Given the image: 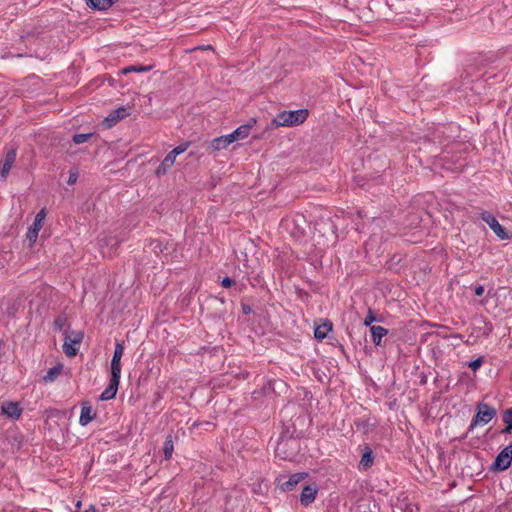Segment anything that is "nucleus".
I'll use <instances>...</instances> for the list:
<instances>
[{"label": "nucleus", "mask_w": 512, "mask_h": 512, "mask_svg": "<svg viewBox=\"0 0 512 512\" xmlns=\"http://www.w3.org/2000/svg\"><path fill=\"white\" fill-rule=\"evenodd\" d=\"M124 353V342L116 341L114 353L110 364V379L107 387L98 397V400L108 401L114 399L120 383L121 377V358Z\"/></svg>", "instance_id": "1"}, {"label": "nucleus", "mask_w": 512, "mask_h": 512, "mask_svg": "<svg viewBox=\"0 0 512 512\" xmlns=\"http://www.w3.org/2000/svg\"><path fill=\"white\" fill-rule=\"evenodd\" d=\"M255 123H256V120L252 119L250 122L239 126L232 133L214 138L210 142L207 149L212 150V151H220L222 149L227 148L228 145H230L231 143H233L236 140L245 139L246 137H248V135L251 131V128H252L253 124H255Z\"/></svg>", "instance_id": "2"}, {"label": "nucleus", "mask_w": 512, "mask_h": 512, "mask_svg": "<svg viewBox=\"0 0 512 512\" xmlns=\"http://www.w3.org/2000/svg\"><path fill=\"white\" fill-rule=\"evenodd\" d=\"M309 115L308 109L289 110L279 113L267 126L268 129H276L281 126L292 127L305 122Z\"/></svg>", "instance_id": "3"}, {"label": "nucleus", "mask_w": 512, "mask_h": 512, "mask_svg": "<svg viewBox=\"0 0 512 512\" xmlns=\"http://www.w3.org/2000/svg\"><path fill=\"white\" fill-rule=\"evenodd\" d=\"M496 409L491 405L485 402H479L476 405V413L473 416L471 423L469 425L468 431L461 437V439H465L468 436V433L473 431V429L479 425H485L489 423L496 416Z\"/></svg>", "instance_id": "4"}, {"label": "nucleus", "mask_w": 512, "mask_h": 512, "mask_svg": "<svg viewBox=\"0 0 512 512\" xmlns=\"http://www.w3.org/2000/svg\"><path fill=\"white\" fill-rule=\"evenodd\" d=\"M301 451L300 439L277 441L275 455L281 460L294 461Z\"/></svg>", "instance_id": "5"}, {"label": "nucleus", "mask_w": 512, "mask_h": 512, "mask_svg": "<svg viewBox=\"0 0 512 512\" xmlns=\"http://www.w3.org/2000/svg\"><path fill=\"white\" fill-rule=\"evenodd\" d=\"M512 463V443L506 446L495 457L494 462L490 466L492 472H502L507 470Z\"/></svg>", "instance_id": "6"}, {"label": "nucleus", "mask_w": 512, "mask_h": 512, "mask_svg": "<svg viewBox=\"0 0 512 512\" xmlns=\"http://www.w3.org/2000/svg\"><path fill=\"white\" fill-rule=\"evenodd\" d=\"M480 218L492 229V231L501 240L509 239V234L506 229L498 222L495 216L489 211H482Z\"/></svg>", "instance_id": "7"}, {"label": "nucleus", "mask_w": 512, "mask_h": 512, "mask_svg": "<svg viewBox=\"0 0 512 512\" xmlns=\"http://www.w3.org/2000/svg\"><path fill=\"white\" fill-rule=\"evenodd\" d=\"M82 339L83 334L81 332H72L70 335L65 337L63 352L67 357L76 356Z\"/></svg>", "instance_id": "8"}, {"label": "nucleus", "mask_w": 512, "mask_h": 512, "mask_svg": "<svg viewBox=\"0 0 512 512\" xmlns=\"http://www.w3.org/2000/svg\"><path fill=\"white\" fill-rule=\"evenodd\" d=\"M130 115V107L121 106L112 110L101 122L105 129L114 127L120 120Z\"/></svg>", "instance_id": "9"}, {"label": "nucleus", "mask_w": 512, "mask_h": 512, "mask_svg": "<svg viewBox=\"0 0 512 512\" xmlns=\"http://www.w3.org/2000/svg\"><path fill=\"white\" fill-rule=\"evenodd\" d=\"M308 476L307 473L305 472H300V473H295V474H292L288 480H285V477H280L277 479L278 483V487L284 491V492H289V491H292L295 489V487L302 481L304 480L306 477Z\"/></svg>", "instance_id": "10"}, {"label": "nucleus", "mask_w": 512, "mask_h": 512, "mask_svg": "<svg viewBox=\"0 0 512 512\" xmlns=\"http://www.w3.org/2000/svg\"><path fill=\"white\" fill-rule=\"evenodd\" d=\"M45 218L46 210L43 208L36 214L33 224L27 231L26 238L30 241V243H34L37 240L38 233L43 226Z\"/></svg>", "instance_id": "11"}, {"label": "nucleus", "mask_w": 512, "mask_h": 512, "mask_svg": "<svg viewBox=\"0 0 512 512\" xmlns=\"http://www.w3.org/2000/svg\"><path fill=\"white\" fill-rule=\"evenodd\" d=\"M318 492V487L315 484L305 485L300 494V502L303 506L307 507L314 502Z\"/></svg>", "instance_id": "12"}, {"label": "nucleus", "mask_w": 512, "mask_h": 512, "mask_svg": "<svg viewBox=\"0 0 512 512\" xmlns=\"http://www.w3.org/2000/svg\"><path fill=\"white\" fill-rule=\"evenodd\" d=\"M374 463V453L369 445H365L362 450L361 460L359 462V469L367 471Z\"/></svg>", "instance_id": "13"}, {"label": "nucleus", "mask_w": 512, "mask_h": 512, "mask_svg": "<svg viewBox=\"0 0 512 512\" xmlns=\"http://www.w3.org/2000/svg\"><path fill=\"white\" fill-rule=\"evenodd\" d=\"M176 155L170 151L166 156L165 158L163 159V161L161 162V164L157 167L156 171H155V174L157 177H161V176H164L168 173V171L170 170V168L173 166V164L175 163V159H176Z\"/></svg>", "instance_id": "14"}, {"label": "nucleus", "mask_w": 512, "mask_h": 512, "mask_svg": "<svg viewBox=\"0 0 512 512\" xmlns=\"http://www.w3.org/2000/svg\"><path fill=\"white\" fill-rule=\"evenodd\" d=\"M15 159H16V149L11 148L7 151L3 165H2L1 176L3 178H6L7 175L9 174V172L15 162Z\"/></svg>", "instance_id": "15"}, {"label": "nucleus", "mask_w": 512, "mask_h": 512, "mask_svg": "<svg viewBox=\"0 0 512 512\" xmlns=\"http://www.w3.org/2000/svg\"><path fill=\"white\" fill-rule=\"evenodd\" d=\"M333 324L330 320L325 319L320 325H316L314 330V338L322 341L327 337V333L332 330Z\"/></svg>", "instance_id": "16"}, {"label": "nucleus", "mask_w": 512, "mask_h": 512, "mask_svg": "<svg viewBox=\"0 0 512 512\" xmlns=\"http://www.w3.org/2000/svg\"><path fill=\"white\" fill-rule=\"evenodd\" d=\"M153 65H142V64H135V65H129L122 69H120L117 72L118 76L121 75H127L129 73L135 72V73H142V72H149L153 69Z\"/></svg>", "instance_id": "17"}, {"label": "nucleus", "mask_w": 512, "mask_h": 512, "mask_svg": "<svg viewBox=\"0 0 512 512\" xmlns=\"http://www.w3.org/2000/svg\"><path fill=\"white\" fill-rule=\"evenodd\" d=\"M370 333L373 343L376 346H381L382 338L388 334V329L382 326H370Z\"/></svg>", "instance_id": "18"}, {"label": "nucleus", "mask_w": 512, "mask_h": 512, "mask_svg": "<svg viewBox=\"0 0 512 512\" xmlns=\"http://www.w3.org/2000/svg\"><path fill=\"white\" fill-rule=\"evenodd\" d=\"M105 82H107L109 86L113 87L117 91L124 86L122 83H120L119 80H116L110 74L105 73L98 75V88H102Z\"/></svg>", "instance_id": "19"}, {"label": "nucleus", "mask_w": 512, "mask_h": 512, "mask_svg": "<svg viewBox=\"0 0 512 512\" xmlns=\"http://www.w3.org/2000/svg\"><path fill=\"white\" fill-rule=\"evenodd\" d=\"M94 418V415L92 414V406L88 402L82 403V409L81 414L79 418V423L82 426H86L88 423H90Z\"/></svg>", "instance_id": "20"}, {"label": "nucleus", "mask_w": 512, "mask_h": 512, "mask_svg": "<svg viewBox=\"0 0 512 512\" xmlns=\"http://www.w3.org/2000/svg\"><path fill=\"white\" fill-rule=\"evenodd\" d=\"M2 412L11 418H18L21 414V409L16 402H5L2 404Z\"/></svg>", "instance_id": "21"}, {"label": "nucleus", "mask_w": 512, "mask_h": 512, "mask_svg": "<svg viewBox=\"0 0 512 512\" xmlns=\"http://www.w3.org/2000/svg\"><path fill=\"white\" fill-rule=\"evenodd\" d=\"M288 439H300L294 424L285 425L283 427L278 441H287Z\"/></svg>", "instance_id": "22"}, {"label": "nucleus", "mask_w": 512, "mask_h": 512, "mask_svg": "<svg viewBox=\"0 0 512 512\" xmlns=\"http://www.w3.org/2000/svg\"><path fill=\"white\" fill-rule=\"evenodd\" d=\"M62 371H63L62 364L55 365L54 367H52L48 370L46 375L43 376V378H42L43 382L44 383L54 382L59 377V375L62 373Z\"/></svg>", "instance_id": "23"}, {"label": "nucleus", "mask_w": 512, "mask_h": 512, "mask_svg": "<svg viewBox=\"0 0 512 512\" xmlns=\"http://www.w3.org/2000/svg\"><path fill=\"white\" fill-rule=\"evenodd\" d=\"M151 250L159 255V254H163V253H168V243H163L162 241L160 240H152L149 244Z\"/></svg>", "instance_id": "24"}, {"label": "nucleus", "mask_w": 512, "mask_h": 512, "mask_svg": "<svg viewBox=\"0 0 512 512\" xmlns=\"http://www.w3.org/2000/svg\"><path fill=\"white\" fill-rule=\"evenodd\" d=\"M174 451V444L171 435H168L165 439L163 446L164 459L169 460L172 457Z\"/></svg>", "instance_id": "25"}, {"label": "nucleus", "mask_w": 512, "mask_h": 512, "mask_svg": "<svg viewBox=\"0 0 512 512\" xmlns=\"http://www.w3.org/2000/svg\"><path fill=\"white\" fill-rule=\"evenodd\" d=\"M375 321H377V322H381V321H382V318H381V317L377 318V317L374 315V311H373L371 308H369V309H368V311H367V315H366V316H365V318H364V322H363V324H364L365 326L370 327V326H372L371 324H372L373 322H375Z\"/></svg>", "instance_id": "26"}, {"label": "nucleus", "mask_w": 512, "mask_h": 512, "mask_svg": "<svg viewBox=\"0 0 512 512\" xmlns=\"http://www.w3.org/2000/svg\"><path fill=\"white\" fill-rule=\"evenodd\" d=\"M484 363V357L479 356L474 360H471L467 363V366L473 371L476 372Z\"/></svg>", "instance_id": "27"}, {"label": "nucleus", "mask_w": 512, "mask_h": 512, "mask_svg": "<svg viewBox=\"0 0 512 512\" xmlns=\"http://www.w3.org/2000/svg\"><path fill=\"white\" fill-rule=\"evenodd\" d=\"M293 225H294V230L291 231V235L296 239L303 237L305 235V229L299 227L296 220L293 221Z\"/></svg>", "instance_id": "28"}, {"label": "nucleus", "mask_w": 512, "mask_h": 512, "mask_svg": "<svg viewBox=\"0 0 512 512\" xmlns=\"http://www.w3.org/2000/svg\"><path fill=\"white\" fill-rule=\"evenodd\" d=\"M354 425L358 430H362L364 433H367L369 430L368 420L357 419V420H355Z\"/></svg>", "instance_id": "29"}, {"label": "nucleus", "mask_w": 512, "mask_h": 512, "mask_svg": "<svg viewBox=\"0 0 512 512\" xmlns=\"http://www.w3.org/2000/svg\"><path fill=\"white\" fill-rule=\"evenodd\" d=\"M118 0H98V11H105L112 7Z\"/></svg>", "instance_id": "30"}, {"label": "nucleus", "mask_w": 512, "mask_h": 512, "mask_svg": "<svg viewBox=\"0 0 512 512\" xmlns=\"http://www.w3.org/2000/svg\"><path fill=\"white\" fill-rule=\"evenodd\" d=\"M191 142L190 141H186V142H183L181 143L180 145H178L177 147H175L174 149H172L171 151L176 155H180L182 153H184L190 146Z\"/></svg>", "instance_id": "31"}, {"label": "nucleus", "mask_w": 512, "mask_h": 512, "mask_svg": "<svg viewBox=\"0 0 512 512\" xmlns=\"http://www.w3.org/2000/svg\"><path fill=\"white\" fill-rule=\"evenodd\" d=\"M191 142L190 141H186V142H183L181 143L180 145H178L177 147H175L174 149H172L171 151L176 155H180L182 153H184L190 146Z\"/></svg>", "instance_id": "32"}, {"label": "nucleus", "mask_w": 512, "mask_h": 512, "mask_svg": "<svg viewBox=\"0 0 512 512\" xmlns=\"http://www.w3.org/2000/svg\"><path fill=\"white\" fill-rule=\"evenodd\" d=\"M92 136L91 133L76 134L73 136V142L75 144H81L86 142Z\"/></svg>", "instance_id": "33"}, {"label": "nucleus", "mask_w": 512, "mask_h": 512, "mask_svg": "<svg viewBox=\"0 0 512 512\" xmlns=\"http://www.w3.org/2000/svg\"><path fill=\"white\" fill-rule=\"evenodd\" d=\"M274 384H275V381L274 380H269L266 384L263 385V394L264 395H268L270 393H272L274 391Z\"/></svg>", "instance_id": "34"}, {"label": "nucleus", "mask_w": 512, "mask_h": 512, "mask_svg": "<svg viewBox=\"0 0 512 512\" xmlns=\"http://www.w3.org/2000/svg\"><path fill=\"white\" fill-rule=\"evenodd\" d=\"M502 419H503V422L505 423V425H507V424L512 425V408L506 409L503 412Z\"/></svg>", "instance_id": "35"}, {"label": "nucleus", "mask_w": 512, "mask_h": 512, "mask_svg": "<svg viewBox=\"0 0 512 512\" xmlns=\"http://www.w3.org/2000/svg\"><path fill=\"white\" fill-rule=\"evenodd\" d=\"M66 319L64 317H57L54 321V327L57 330H62L65 327Z\"/></svg>", "instance_id": "36"}, {"label": "nucleus", "mask_w": 512, "mask_h": 512, "mask_svg": "<svg viewBox=\"0 0 512 512\" xmlns=\"http://www.w3.org/2000/svg\"><path fill=\"white\" fill-rule=\"evenodd\" d=\"M234 284H235V281H234L232 278L228 277V276L224 277V278L222 279V282H221V285H222V287H224V288H230V287H232Z\"/></svg>", "instance_id": "37"}, {"label": "nucleus", "mask_w": 512, "mask_h": 512, "mask_svg": "<svg viewBox=\"0 0 512 512\" xmlns=\"http://www.w3.org/2000/svg\"><path fill=\"white\" fill-rule=\"evenodd\" d=\"M77 179H78L77 171L71 170L69 173L68 184L73 185L74 183H76Z\"/></svg>", "instance_id": "38"}, {"label": "nucleus", "mask_w": 512, "mask_h": 512, "mask_svg": "<svg viewBox=\"0 0 512 512\" xmlns=\"http://www.w3.org/2000/svg\"><path fill=\"white\" fill-rule=\"evenodd\" d=\"M101 242L105 243V245H107V246L110 245L111 247H114V246L118 245L117 240L115 238H112V237L104 238L103 240H101Z\"/></svg>", "instance_id": "39"}, {"label": "nucleus", "mask_w": 512, "mask_h": 512, "mask_svg": "<svg viewBox=\"0 0 512 512\" xmlns=\"http://www.w3.org/2000/svg\"><path fill=\"white\" fill-rule=\"evenodd\" d=\"M241 309L245 315H249L252 313L251 306L249 304L244 303L243 301H241Z\"/></svg>", "instance_id": "40"}, {"label": "nucleus", "mask_w": 512, "mask_h": 512, "mask_svg": "<svg viewBox=\"0 0 512 512\" xmlns=\"http://www.w3.org/2000/svg\"><path fill=\"white\" fill-rule=\"evenodd\" d=\"M484 291H485V289H484V286H482V285H477L474 289V293L476 296H482Z\"/></svg>", "instance_id": "41"}, {"label": "nucleus", "mask_w": 512, "mask_h": 512, "mask_svg": "<svg viewBox=\"0 0 512 512\" xmlns=\"http://www.w3.org/2000/svg\"><path fill=\"white\" fill-rule=\"evenodd\" d=\"M511 431H512V425L511 424H507V425H505V428L501 431V433L509 434V433H511Z\"/></svg>", "instance_id": "42"}, {"label": "nucleus", "mask_w": 512, "mask_h": 512, "mask_svg": "<svg viewBox=\"0 0 512 512\" xmlns=\"http://www.w3.org/2000/svg\"><path fill=\"white\" fill-rule=\"evenodd\" d=\"M86 3L90 8L96 9V0H86Z\"/></svg>", "instance_id": "43"}, {"label": "nucleus", "mask_w": 512, "mask_h": 512, "mask_svg": "<svg viewBox=\"0 0 512 512\" xmlns=\"http://www.w3.org/2000/svg\"><path fill=\"white\" fill-rule=\"evenodd\" d=\"M212 301L214 302H220L221 305L225 304V299L223 297H213Z\"/></svg>", "instance_id": "44"}, {"label": "nucleus", "mask_w": 512, "mask_h": 512, "mask_svg": "<svg viewBox=\"0 0 512 512\" xmlns=\"http://www.w3.org/2000/svg\"><path fill=\"white\" fill-rule=\"evenodd\" d=\"M225 313H226L225 310H220L218 313V317H223L225 315Z\"/></svg>", "instance_id": "45"}, {"label": "nucleus", "mask_w": 512, "mask_h": 512, "mask_svg": "<svg viewBox=\"0 0 512 512\" xmlns=\"http://www.w3.org/2000/svg\"><path fill=\"white\" fill-rule=\"evenodd\" d=\"M420 383L421 384H425L426 383V376L425 375L422 376Z\"/></svg>", "instance_id": "46"}]
</instances>
